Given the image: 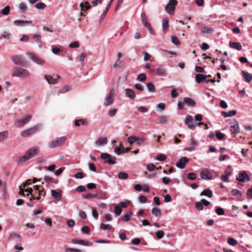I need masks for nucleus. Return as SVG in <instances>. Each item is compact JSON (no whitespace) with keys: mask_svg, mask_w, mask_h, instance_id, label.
Returning <instances> with one entry per match:
<instances>
[{"mask_svg":"<svg viewBox=\"0 0 252 252\" xmlns=\"http://www.w3.org/2000/svg\"><path fill=\"white\" fill-rule=\"evenodd\" d=\"M162 28L163 31H165L169 28V21L168 18H164L162 20Z\"/></svg>","mask_w":252,"mask_h":252,"instance_id":"obj_33","label":"nucleus"},{"mask_svg":"<svg viewBox=\"0 0 252 252\" xmlns=\"http://www.w3.org/2000/svg\"><path fill=\"white\" fill-rule=\"evenodd\" d=\"M60 78V76L57 75V78L53 77L52 76L49 75H45V79L47 82L50 84H55L58 83V80Z\"/></svg>","mask_w":252,"mask_h":252,"instance_id":"obj_19","label":"nucleus"},{"mask_svg":"<svg viewBox=\"0 0 252 252\" xmlns=\"http://www.w3.org/2000/svg\"><path fill=\"white\" fill-rule=\"evenodd\" d=\"M132 215V213L131 212L125 214L123 216L124 220L126 222L129 221L130 220Z\"/></svg>","mask_w":252,"mask_h":252,"instance_id":"obj_50","label":"nucleus"},{"mask_svg":"<svg viewBox=\"0 0 252 252\" xmlns=\"http://www.w3.org/2000/svg\"><path fill=\"white\" fill-rule=\"evenodd\" d=\"M11 34L7 32H3L0 37V39H6L9 40L10 38Z\"/></svg>","mask_w":252,"mask_h":252,"instance_id":"obj_49","label":"nucleus"},{"mask_svg":"<svg viewBox=\"0 0 252 252\" xmlns=\"http://www.w3.org/2000/svg\"><path fill=\"white\" fill-rule=\"evenodd\" d=\"M71 88V86L69 85H65L63 86L61 89L60 90L59 93H65L70 90Z\"/></svg>","mask_w":252,"mask_h":252,"instance_id":"obj_44","label":"nucleus"},{"mask_svg":"<svg viewBox=\"0 0 252 252\" xmlns=\"http://www.w3.org/2000/svg\"><path fill=\"white\" fill-rule=\"evenodd\" d=\"M137 137L134 135L130 136L127 138V142L131 144L137 141Z\"/></svg>","mask_w":252,"mask_h":252,"instance_id":"obj_52","label":"nucleus"},{"mask_svg":"<svg viewBox=\"0 0 252 252\" xmlns=\"http://www.w3.org/2000/svg\"><path fill=\"white\" fill-rule=\"evenodd\" d=\"M200 196H208L210 198L213 196V192L210 189H208L206 190H204L203 191H202L200 193Z\"/></svg>","mask_w":252,"mask_h":252,"instance_id":"obj_31","label":"nucleus"},{"mask_svg":"<svg viewBox=\"0 0 252 252\" xmlns=\"http://www.w3.org/2000/svg\"><path fill=\"white\" fill-rule=\"evenodd\" d=\"M177 4V1L176 0H169L168 3L165 7V10L168 14L173 15Z\"/></svg>","mask_w":252,"mask_h":252,"instance_id":"obj_7","label":"nucleus"},{"mask_svg":"<svg viewBox=\"0 0 252 252\" xmlns=\"http://www.w3.org/2000/svg\"><path fill=\"white\" fill-rule=\"evenodd\" d=\"M26 55L33 62L38 65H42L45 63V61L42 59L39 58L34 53L27 52Z\"/></svg>","mask_w":252,"mask_h":252,"instance_id":"obj_8","label":"nucleus"},{"mask_svg":"<svg viewBox=\"0 0 252 252\" xmlns=\"http://www.w3.org/2000/svg\"><path fill=\"white\" fill-rule=\"evenodd\" d=\"M146 87L147 90L149 92H154L156 90V88L154 84L152 82H149L147 84Z\"/></svg>","mask_w":252,"mask_h":252,"instance_id":"obj_35","label":"nucleus"},{"mask_svg":"<svg viewBox=\"0 0 252 252\" xmlns=\"http://www.w3.org/2000/svg\"><path fill=\"white\" fill-rule=\"evenodd\" d=\"M30 74L27 69L21 67H15L12 73V76L20 78H27Z\"/></svg>","mask_w":252,"mask_h":252,"instance_id":"obj_2","label":"nucleus"},{"mask_svg":"<svg viewBox=\"0 0 252 252\" xmlns=\"http://www.w3.org/2000/svg\"><path fill=\"white\" fill-rule=\"evenodd\" d=\"M214 32V29L212 28L203 27L201 30V33H206L208 34H212Z\"/></svg>","mask_w":252,"mask_h":252,"instance_id":"obj_29","label":"nucleus"},{"mask_svg":"<svg viewBox=\"0 0 252 252\" xmlns=\"http://www.w3.org/2000/svg\"><path fill=\"white\" fill-rule=\"evenodd\" d=\"M231 194L233 196L241 197L242 195V192L238 189H233L231 190Z\"/></svg>","mask_w":252,"mask_h":252,"instance_id":"obj_46","label":"nucleus"},{"mask_svg":"<svg viewBox=\"0 0 252 252\" xmlns=\"http://www.w3.org/2000/svg\"><path fill=\"white\" fill-rule=\"evenodd\" d=\"M29 36L27 34L23 35L20 38V41L22 42H28L29 41Z\"/></svg>","mask_w":252,"mask_h":252,"instance_id":"obj_64","label":"nucleus"},{"mask_svg":"<svg viewBox=\"0 0 252 252\" xmlns=\"http://www.w3.org/2000/svg\"><path fill=\"white\" fill-rule=\"evenodd\" d=\"M185 105L189 107H193L196 105L195 101L190 98L186 97L183 100H179L178 102V107L179 109H183Z\"/></svg>","mask_w":252,"mask_h":252,"instance_id":"obj_3","label":"nucleus"},{"mask_svg":"<svg viewBox=\"0 0 252 252\" xmlns=\"http://www.w3.org/2000/svg\"><path fill=\"white\" fill-rule=\"evenodd\" d=\"M189 159L186 157H184L179 159V161L176 164V166L181 169H184L186 164L189 162Z\"/></svg>","mask_w":252,"mask_h":252,"instance_id":"obj_15","label":"nucleus"},{"mask_svg":"<svg viewBox=\"0 0 252 252\" xmlns=\"http://www.w3.org/2000/svg\"><path fill=\"white\" fill-rule=\"evenodd\" d=\"M135 142L137 146H141L144 144V139L142 137H137V141Z\"/></svg>","mask_w":252,"mask_h":252,"instance_id":"obj_60","label":"nucleus"},{"mask_svg":"<svg viewBox=\"0 0 252 252\" xmlns=\"http://www.w3.org/2000/svg\"><path fill=\"white\" fill-rule=\"evenodd\" d=\"M44 180L45 183L47 184H51L53 183V179L52 178L48 177L47 176H45L44 177Z\"/></svg>","mask_w":252,"mask_h":252,"instance_id":"obj_61","label":"nucleus"},{"mask_svg":"<svg viewBox=\"0 0 252 252\" xmlns=\"http://www.w3.org/2000/svg\"><path fill=\"white\" fill-rule=\"evenodd\" d=\"M200 177L204 180H213V178L210 172L209 171H202L200 173Z\"/></svg>","mask_w":252,"mask_h":252,"instance_id":"obj_17","label":"nucleus"},{"mask_svg":"<svg viewBox=\"0 0 252 252\" xmlns=\"http://www.w3.org/2000/svg\"><path fill=\"white\" fill-rule=\"evenodd\" d=\"M166 156L163 154H159L156 157V159L158 161H162L166 159Z\"/></svg>","mask_w":252,"mask_h":252,"instance_id":"obj_59","label":"nucleus"},{"mask_svg":"<svg viewBox=\"0 0 252 252\" xmlns=\"http://www.w3.org/2000/svg\"><path fill=\"white\" fill-rule=\"evenodd\" d=\"M164 232L162 230H158L156 233V236L158 239H161L164 237Z\"/></svg>","mask_w":252,"mask_h":252,"instance_id":"obj_54","label":"nucleus"},{"mask_svg":"<svg viewBox=\"0 0 252 252\" xmlns=\"http://www.w3.org/2000/svg\"><path fill=\"white\" fill-rule=\"evenodd\" d=\"M35 190L37 191L38 192V196L36 197H35L34 195L32 194L33 192V189L32 188H28L26 189H22L21 187H20V190L19 192V193L23 196H25V192H27V195L29 196L30 195H32V197L30 198V200L36 199V200H39L41 198L40 195L41 194L42 192H43V190H41L39 189V186L37 185L33 186V187Z\"/></svg>","mask_w":252,"mask_h":252,"instance_id":"obj_1","label":"nucleus"},{"mask_svg":"<svg viewBox=\"0 0 252 252\" xmlns=\"http://www.w3.org/2000/svg\"><path fill=\"white\" fill-rule=\"evenodd\" d=\"M241 75L244 80L248 83H249L252 80V74L244 70L241 71Z\"/></svg>","mask_w":252,"mask_h":252,"instance_id":"obj_21","label":"nucleus"},{"mask_svg":"<svg viewBox=\"0 0 252 252\" xmlns=\"http://www.w3.org/2000/svg\"><path fill=\"white\" fill-rule=\"evenodd\" d=\"M51 195L53 198L57 200H61L62 197L61 192L57 191L56 190H51Z\"/></svg>","mask_w":252,"mask_h":252,"instance_id":"obj_27","label":"nucleus"},{"mask_svg":"<svg viewBox=\"0 0 252 252\" xmlns=\"http://www.w3.org/2000/svg\"><path fill=\"white\" fill-rule=\"evenodd\" d=\"M208 76L207 75H205L201 73H198L195 75V79L198 84L202 83H206L208 84L209 83V81H207Z\"/></svg>","mask_w":252,"mask_h":252,"instance_id":"obj_14","label":"nucleus"},{"mask_svg":"<svg viewBox=\"0 0 252 252\" xmlns=\"http://www.w3.org/2000/svg\"><path fill=\"white\" fill-rule=\"evenodd\" d=\"M141 19L142 24L146 28L149 27L151 24L149 22L148 17L144 12H142L141 14Z\"/></svg>","mask_w":252,"mask_h":252,"instance_id":"obj_22","label":"nucleus"},{"mask_svg":"<svg viewBox=\"0 0 252 252\" xmlns=\"http://www.w3.org/2000/svg\"><path fill=\"white\" fill-rule=\"evenodd\" d=\"M81 231L84 234H88L90 233V229L88 226H83L81 228Z\"/></svg>","mask_w":252,"mask_h":252,"instance_id":"obj_53","label":"nucleus"},{"mask_svg":"<svg viewBox=\"0 0 252 252\" xmlns=\"http://www.w3.org/2000/svg\"><path fill=\"white\" fill-rule=\"evenodd\" d=\"M236 180L240 182H244L245 181H250L251 179L247 173L244 171L238 173L236 176Z\"/></svg>","mask_w":252,"mask_h":252,"instance_id":"obj_12","label":"nucleus"},{"mask_svg":"<svg viewBox=\"0 0 252 252\" xmlns=\"http://www.w3.org/2000/svg\"><path fill=\"white\" fill-rule=\"evenodd\" d=\"M227 243L229 245L234 246L237 244V241L235 239L230 237L227 239Z\"/></svg>","mask_w":252,"mask_h":252,"instance_id":"obj_48","label":"nucleus"},{"mask_svg":"<svg viewBox=\"0 0 252 252\" xmlns=\"http://www.w3.org/2000/svg\"><path fill=\"white\" fill-rule=\"evenodd\" d=\"M40 152V149L38 147L35 146L32 148L29 149L27 152L26 154L29 158L31 159L35 156H36Z\"/></svg>","mask_w":252,"mask_h":252,"instance_id":"obj_13","label":"nucleus"},{"mask_svg":"<svg viewBox=\"0 0 252 252\" xmlns=\"http://www.w3.org/2000/svg\"><path fill=\"white\" fill-rule=\"evenodd\" d=\"M80 6L81 7V10L84 11H87L90 7V6L87 2L81 3Z\"/></svg>","mask_w":252,"mask_h":252,"instance_id":"obj_47","label":"nucleus"},{"mask_svg":"<svg viewBox=\"0 0 252 252\" xmlns=\"http://www.w3.org/2000/svg\"><path fill=\"white\" fill-rule=\"evenodd\" d=\"M10 12V7L9 6H5L3 9L0 10V14L4 15H7Z\"/></svg>","mask_w":252,"mask_h":252,"instance_id":"obj_41","label":"nucleus"},{"mask_svg":"<svg viewBox=\"0 0 252 252\" xmlns=\"http://www.w3.org/2000/svg\"><path fill=\"white\" fill-rule=\"evenodd\" d=\"M72 243L73 244H79L84 246H89L92 245V243L91 242L85 241L83 240H78L75 238H74L72 240Z\"/></svg>","mask_w":252,"mask_h":252,"instance_id":"obj_16","label":"nucleus"},{"mask_svg":"<svg viewBox=\"0 0 252 252\" xmlns=\"http://www.w3.org/2000/svg\"><path fill=\"white\" fill-rule=\"evenodd\" d=\"M187 178L190 180H194L196 178V174L193 172H190L188 174Z\"/></svg>","mask_w":252,"mask_h":252,"instance_id":"obj_56","label":"nucleus"},{"mask_svg":"<svg viewBox=\"0 0 252 252\" xmlns=\"http://www.w3.org/2000/svg\"><path fill=\"white\" fill-rule=\"evenodd\" d=\"M118 177L121 180H126L128 178V175L126 173L120 172L118 173Z\"/></svg>","mask_w":252,"mask_h":252,"instance_id":"obj_39","label":"nucleus"},{"mask_svg":"<svg viewBox=\"0 0 252 252\" xmlns=\"http://www.w3.org/2000/svg\"><path fill=\"white\" fill-rule=\"evenodd\" d=\"M46 6V4L42 2L36 3L35 5V7L37 9H44Z\"/></svg>","mask_w":252,"mask_h":252,"instance_id":"obj_40","label":"nucleus"},{"mask_svg":"<svg viewBox=\"0 0 252 252\" xmlns=\"http://www.w3.org/2000/svg\"><path fill=\"white\" fill-rule=\"evenodd\" d=\"M193 119L192 117L190 115H188L186 117L185 121H184V123H185V124L187 125L189 124L192 123L193 122Z\"/></svg>","mask_w":252,"mask_h":252,"instance_id":"obj_45","label":"nucleus"},{"mask_svg":"<svg viewBox=\"0 0 252 252\" xmlns=\"http://www.w3.org/2000/svg\"><path fill=\"white\" fill-rule=\"evenodd\" d=\"M137 79L139 81L144 82L146 80L147 76L145 73H140L139 75H138Z\"/></svg>","mask_w":252,"mask_h":252,"instance_id":"obj_43","label":"nucleus"},{"mask_svg":"<svg viewBox=\"0 0 252 252\" xmlns=\"http://www.w3.org/2000/svg\"><path fill=\"white\" fill-rule=\"evenodd\" d=\"M100 158L104 160V163H107L111 165H114L117 163V158L115 157L111 156V155L102 153L101 154Z\"/></svg>","mask_w":252,"mask_h":252,"instance_id":"obj_4","label":"nucleus"},{"mask_svg":"<svg viewBox=\"0 0 252 252\" xmlns=\"http://www.w3.org/2000/svg\"><path fill=\"white\" fill-rule=\"evenodd\" d=\"M225 136V135L220 131H217L216 137L219 140H223Z\"/></svg>","mask_w":252,"mask_h":252,"instance_id":"obj_51","label":"nucleus"},{"mask_svg":"<svg viewBox=\"0 0 252 252\" xmlns=\"http://www.w3.org/2000/svg\"><path fill=\"white\" fill-rule=\"evenodd\" d=\"M42 126V125L41 124H38L34 126L23 131L21 135L23 137H27L39 131Z\"/></svg>","mask_w":252,"mask_h":252,"instance_id":"obj_5","label":"nucleus"},{"mask_svg":"<svg viewBox=\"0 0 252 252\" xmlns=\"http://www.w3.org/2000/svg\"><path fill=\"white\" fill-rule=\"evenodd\" d=\"M229 46L231 48L235 49L238 51H240L242 49V45L239 42H230Z\"/></svg>","mask_w":252,"mask_h":252,"instance_id":"obj_25","label":"nucleus"},{"mask_svg":"<svg viewBox=\"0 0 252 252\" xmlns=\"http://www.w3.org/2000/svg\"><path fill=\"white\" fill-rule=\"evenodd\" d=\"M9 132L7 130L0 132V143L2 142L8 137Z\"/></svg>","mask_w":252,"mask_h":252,"instance_id":"obj_32","label":"nucleus"},{"mask_svg":"<svg viewBox=\"0 0 252 252\" xmlns=\"http://www.w3.org/2000/svg\"><path fill=\"white\" fill-rule=\"evenodd\" d=\"M96 196H97V193L94 194V193H89L87 194H83L82 195V197L83 198H85V199L93 198L96 197Z\"/></svg>","mask_w":252,"mask_h":252,"instance_id":"obj_38","label":"nucleus"},{"mask_svg":"<svg viewBox=\"0 0 252 252\" xmlns=\"http://www.w3.org/2000/svg\"><path fill=\"white\" fill-rule=\"evenodd\" d=\"M114 152L118 155L124 154L125 152H127L126 149L123 147L122 145H120L119 146L116 147L114 150Z\"/></svg>","mask_w":252,"mask_h":252,"instance_id":"obj_24","label":"nucleus"},{"mask_svg":"<svg viewBox=\"0 0 252 252\" xmlns=\"http://www.w3.org/2000/svg\"><path fill=\"white\" fill-rule=\"evenodd\" d=\"M229 131L231 134H237L240 132V127L238 121L236 119H233L230 123Z\"/></svg>","mask_w":252,"mask_h":252,"instance_id":"obj_9","label":"nucleus"},{"mask_svg":"<svg viewBox=\"0 0 252 252\" xmlns=\"http://www.w3.org/2000/svg\"><path fill=\"white\" fill-rule=\"evenodd\" d=\"M29 159H30V158H29L28 156H27V155L26 153L24 156L19 157L18 158V159H17V162L18 163H19L22 162H26Z\"/></svg>","mask_w":252,"mask_h":252,"instance_id":"obj_37","label":"nucleus"},{"mask_svg":"<svg viewBox=\"0 0 252 252\" xmlns=\"http://www.w3.org/2000/svg\"><path fill=\"white\" fill-rule=\"evenodd\" d=\"M112 227V226L109 224H101L100 226V229L102 230H107V229H110Z\"/></svg>","mask_w":252,"mask_h":252,"instance_id":"obj_62","label":"nucleus"},{"mask_svg":"<svg viewBox=\"0 0 252 252\" xmlns=\"http://www.w3.org/2000/svg\"><path fill=\"white\" fill-rule=\"evenodd\" d=\"M32 23L31 21L16 20L14 21V24L16 26H24V24H30Z\"/></svg>","mask_w":252,"mask_h":252,"instance_id":"obj_28","label":"nucleus"},{"mask_svg":"<svg viewBox=\"0 0 252 252\" xmlns=\"http://www.w3.org/2000/svg\"><path fill=\"white\" fill-rule=\"evenodd\" d=\"M236 113H237V111L235 110L229 111H228L227 112H225V111H222L221 112V115L223 117L226 118V117H229L233 116L235 115L236 114Z\"/></svg>","mask_w":252,"mask_h":252,"instance_id":"obj_26","label":"nucleus"},{"mask_svg":"<svg viewBox=\"0 0 252 252\" xmlns=\"http://www.w3.org/2000/svg\"><path fill=\"white\" fill-rule=\"evenodd\" d=\"M27 10V5L25 3L21 2L19 5V10L20 13H25Z\"/></svg>","mask_w":252,"mask_h":252,"instance_id":"obj_36","label":"nucleus"},{"mask_svg":"<svg viewBox=\"0 0 252 252\" xmlns=\"http://www.w3.org/2000/svg\"><path fill=\"white\" fill-rule=\"evenodd\" d=\"M114 94V90L111 89L105 98V102L104 103V106H108L111 105L113 103Z\"/></svg>","mask_w":252,"mask_h":252,"instance_id":"obj_11","label":"nucleus"},{"mask_svg":"<svg viewBox=\"0 0 252 252\" xmlns=\"http://www.w3.org/2000/svg\"><path fill=\"white\" fill-rule=\"evenodd\" d=\"M195 207L198 210H202L203 209V206L200 201L195 202Z\"/></svg>","mask_w":252,"mask_h":252,"instance_id":"obj_63","label":"nucleus"},{"mask_svg":"<svg viewBox=\"0 0 252 252\" xmlns=\"http://www.w3.org/2000/svg\"><path fill=\"white\" fill-rule=\"evenodd\" d=\"M82 251L75 248H66L65 252H81Z\"/></svg>","mask_w":252,"mask_h":252,"instance_id":"obj_58","label":"nucleus"},{"mask_svg":"<svg viewBox=\"0 0 252 252\" xmlns=\"http://www.w3.org/2000/svg\"><path fill=\"white\" fill-rule=\"evenodd\" d=\"M108 143V139L106 137H100L95 142V145L96 146H101L107 144Z\"/></svg>","mask_w":252,"mask_h":252,"instance_id":"obj_20","label":"nucleus"},{"mask_svg":"<svg viewBox=\"0 0 252 252\" xmlns=\"http://www.w3.org/2000/svg\"><path fill=\"white\" fill-rule=\"evenodd\" d=\"M166 68L163 65H159L157 69V73L158 75L161 76L163 75L166 72Z\"/></svg>","mask_w":252,"mask_h":252,"instance_id":"obj_30","label":"nucleus"},{"mask_svg":"<svg viewBox=\"0 0 252 252\" xmlns=\"http://www.w3.org/2000/svg\"><path fill=\"white\" fill-rule=\"evenodd\" d=\"M171 41L173 44L175 45H179L180 44V42L178 37L175 35H172L171 36Z\"/></svg>","mask_w":252,"mask_h":252,"instance_id":"obj_42","label":"nucleus"},{"mask_svg":"<svg viewBox=\"0 0 252 252\" xmlns=\"http://www.w3.org/2000/svg\"><path fill=\"white\" fill-rule=\"evenodd\" d=\"M9 239L15 243H18L21 242L22 240V237L16 233L11 234L9 236Z\"/></svg>","mask_w":252,"mask_h":252,"instance_id":"obj_23","label":"nucleus"},{"mask_svg":"<svg viewBox=\"0 0 252 252\" xmlns=\"http://www.w3.org/2000/svg\"><path fill=\"white\" fill-rule=\"evenodd\" d=\"M216 212L217 214V215H218L219 216H221V215H224V211L223 209L220 207H218L217 208Z\"/></svg>","mask_w":252,"mask_h":252,"instance_id":"obj_55","label":"nucleus"},{"mask_svg":"<svg viewBox=\"0 0 252 252\" xmlns=\"http://www.w3.org/2000/svg\"><path fill=\"white\" fill-rule=\"evenodd\" d=\"M11 60L16 65L24 66L25 64V59L22 55H14L11 57Z\"/></svg>","mask_w":252,"mask_h":252,"instance_id":"obj_10","label":"nucleus"},{"mask_svg":"<svg viewBox=\"0 0 252 252\" xmlns=\"http://www.w3.org/2000/svg\"><path fill=\"white\" fill-rule=\"evenodd\" d=\"M152 213L156 217H158L161 215V210L157 207H154L152 209Z\"/></svg>","mask_w":252,"mask_h":252,"instance_id":"obj_34","label":"nucleus"},{"mask_svg":"<svg viewBox=\"0 0 252 252\" xmlns=\"http://www.w3.org/2000/svg\"><path fill=\"white\" fill-rule=\"evenodd\" d=\"M114 212L116 216H119L121 214L122 210L120 207L116 205L114 207Z\"/></svg>","mask_w":252,"mask_h":252,"instance_id":"obj_57","label":"nucleus"},{"mask_svg":"<svg viewBox=\"0 0 252 252\" xmlns=\"http://www.w3.org/2000/svg\"><path fill=\"white\" fill-rule=\"evenodd\" d=\"M66 137L65 136L60 137L57 139L50 141L49 143V147L51 148H55L63 145L66 140Z\"/></svg>","mask_w":252,"mask_h":252,"instance_id":"obj_6","label":"nucleus"},{"mask_svg":"<svg viewBox=\"0 0 252 252\" xmlns=\"http://www.w3.org/2000/svg\"><path fill=\"white\" fill-rule=\"evenodd\" d=\"M125 95L131 100L134 99L136 97L135 92L133 90L127 88L125 90Z\"/></svg>","mask_w":252,"mask_h":252,"instance_id":"obj_18","label":"nucleus"}]
</instances>
